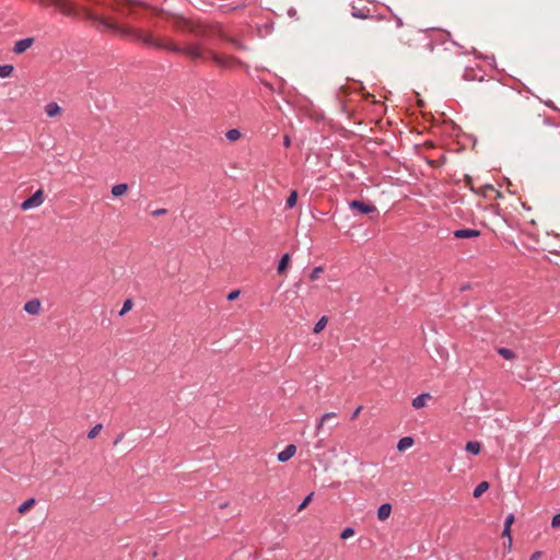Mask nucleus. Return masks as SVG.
<instances>
[{
    "label": "nucleus",
    "mask_w": 560,
    "mask_h": 560,
    "mask_svg": "<svg viewBox=\"0 0 560 560\" xmlns=\"http://www.w3.org/2000/svg\"><path fill=\"white\" fill-rule=\"evenodd\" d=\"M506 549L509 550V539H506V542L504 544Z\"/></svg>",
    "instance_id": "nucleus-47"
},
{
    "label": "nucleus",
    "mask_w": 560,
    "mask_h": 560,
    "mask_svg": "<svg viewBox=\"0 0 560 560\" xmlns=\"http://www.w3.org/2000/svg\"><path fill=\"white\" fill-rule=\"evenodd\" d=\"M240 293H241V291H240V290H233V291H231V292L228 294V296H226L228 301H234L235 299H237V298H238Z\"/></svg>",
    "instance_id": "nucleus-35"
},
{
    "label": "nucleus",
    "mask_w": 560,
    "mask_h": 560,
    "mask_svg": "<svg viewBox=\"0 0 560 560\" xmlns=\"http://www.w3.org/2000/svg\"><path fill=\"white\" fill-rule=\"evenodd\" d=\"M48 117H55L61 112V107L56 102H50L45 107Z\"/></svg>",
    "instance_id": "nucleus-14"
},
{
    "label": "nucleus",
    "mask_w": 560,
    "mask_h": 560,
    "mask_svg": "<svg viewBox=\"0 0 560 560\" xmlns=\"http://www.w3.org/2000/svg\"><path fill=\"white\" fill-rule=\"evenodd\" d=\"M124 435H125L124 433H119L114 441V445H117L119 442H121L124 439Z\"/></svg>",
    "instance_id": "nucleus-43"
},
{
    "label": "nucleus",
    "mask_w": 560,
    "mask_h": 560,
    "mask_svg": "<svg viewBox=\"0 0 560 560\" xmlns=\"http://www.w3.org/2000/svg\"><path fill=\"white\" fill-rule=\"evenodd\" d=\"M551 526L553 528L560 527V512L553 515L551 520Z\"/></svg>",
    "instance_id": "nucleus-33"
},
{
    "label": "nucleus",
    "mask_w": 560,
    "mask_h": 560,
    "mask_svg": "<svg viewBox=\"0 0 560 560\" xmlns=\"http://www.w3.org/2000/svg\"><path fill=\"white\" fill-rule=\"evenodd\" d=\"M498 353L505 360H513L515 358L514 351L509 348H499Z\"/></svg>",
    "instance_id": "nucleus-22"
},
{
    "label": "nucleus",
    "mask_w": 560,
    "mask_h": 560,
    "mask_svg": "<svg viewBox=\"0 0 560 560\" xmlns=\"http://www.w3.org/2000/svg\"><path fill=\"white\" fill-rule=\"evenodd\" d=\"M465 81H482L483 77L480 69L466 68L463 73Z\"/></svg>",
    "instance_id": "nucleus-10"
},
{
    "label": "nucleus",
    "mask_w": 560,
    "mask_h": 560,
    "mask_svg": "<svg viewBox=\"0 0 560 560\" xmlns=\"http://www.w3.org/2000/svg\"><path fill=\"white\" fill-rule=\"evenodd\" d=\"M54 7L67 16L74 18L78 15L77 7L69 0H57Z\"/></svg>",
    "instance_id": "nucleus-4"
},
{
    "label": "nucleus",
    "mask_w": 560,
    "mask_h": 560,
    "mask_svg": "<svg viewBox=\"0 0 560 560\" xmlns=\"http://www.w3.org/2000/svg\"><path fill=\"white\" fill-rule=\"evenodd\" d=\"M480 448H481V445L477 441H469L466 443V446H465V450L472 455L479 454Z\"/></svg>",
    "instance_id": "nucleus-18"
},
{
    "label": "nucleus",
    "mask_w": 560,
    "mask_h": 560,
    "mask_svg": "<svg viewBox=\"0 0 560 560\" xmlns=\"http://www.w3.org/2000/svg\"><path fill=\"white\" fill-rule=\"evenodd\" d=\"M392 510H393L392 504H389V503L381 504L377 509V518L380 521L387 520L392 513Z\"/></svg>",
    "instance_id": "nucleus-13"
},
{
    "label": "nucleus",
    "mask_w": 560,
    "mask_h": 560,
    "mask_svg": "<svg viewBox=\"0 0 560 560\" xmlns=\"http://www.w3.org/2000/svg\"><path fill=\"white\" fill-rule=\"evenodd\" d=\"M23 308L30 315H37L40 311V302L37 299L30 300L24 304Z\"/></svg>",
    "instance_id": "nucleus-12"
},
{
    "label": "nucleus",
    "mask_w": 560,
    "mask_h": 560,
    "mask_svg": "<svg viewBox=\"0 0 560 560\" xmlns=\"http://www.w3.org/2000/svg\"><path fill=\"white\" fill-rule=\"evenodd\" d=\"M289 261H290V255L288 253H285L284 255H282V257L278 264V268H277L278 273H282L285 271Z\"/></svg>",
    "instance_id": "nucleus-21"
},
{
    "label": "nucleus",
    "mask_w": 560,
    "mask_h": 560,
    "mask_svg": "<svg viewBox=\"0 0 560 560\" xmlns=\"http://www.w3.org/2000/svg\"><path fill=\"white\" fill-rule=\"evenodd\" d=\"M94 20L97 21L106 30L115 32L124 37H128L135 42L143 43L149 47L165 49L168 51V46H172L171 40L154 38L151 35L143 34L140 30L120 25L105 18H95Z\"/></svg>",
    "instance_id": "nucleus-1"
},
{
    "label": "nucleus",
    "mask_w": 560,
    "mask_h": 560,
    "mask_svg": "<svg viewBox=\"0 0 560 560\" xmlns=\"http://www.w3.org/2000/svg\"><path fill=\"white\" fill-rule=\"evenodd\" d=\"M502 537L509 539V551L512 549V535H511V528H508V526H504L502 532Z\"/></svg>",
    "instance_id": "nucleus-30"
},
{
    "label": "nucleus",
    "mask_w": 560,
    "mask_h": 560,
    "mask_svg": "<svg viewBox=\"0 0 560 560\" xmlns=\"http://www.w3.org/2000/svg\"><path fill=\"white\" fill-rule=\"evenodd\" d=\"M480 235V231L476 229H459L453 232L455 238H474Z\"/></svg>",
    "instance_id": "nucleus-7"
},
{
    "label": "nucleus",
    "mask_w": 560,
    "mask_h": 560,
    "mask_svg": "<svg viewBox=\"0 0 560 560\" xmlns=\"http://www.w3.org/2000/svg\"><path fill=\"white\" fill-rule=\"evenodd\" d=\"M515 521V517H514V514H509L506 517H505V521H504V526H508V528H511L512 524L514 523Z\"/></svg>",
    "instance_id": "nucleus-34"
},
{
    "label": "nucleus",
    "mask_w": 560,
    "mask_h": 560,
    "mask_svg": "<svg viewBox=\"0 0 560 560\" xmlns=\"http://www.w3.org/2000/svg\"><path fill=\"white\" fill-rule=\"evenodd\" d=\"M429 397H430V394H428V393L418 395L417 397H415L412 399V407L415 409H420V408L424 407L427 399Z\"/></svg>",
    "instance_id": "nucleus-15"
},
{
    "label": "nucleus",
    "mask_w": 560,
    "mask_h": 560,
    "mask_svg": "<svg viewBox=\"0 0 560 560\" xmlns=\"http://www.w3.org/2000/svg\"><path fill=\"white\" fill-rule=\"evenodd\" d=\"M290 144H291L290 137L289 136H284V138H283V145L288 148V147H290Z\"/></svg>",
    "instance_id": "nucleus-42"
},
{
    "label": "nucleus",
    "mask_w": 560,
    "mask_h": 560,
    "mask_svg": "<svg viewBox=\"0 0 560 560\" xmlns=\"http://www.w3.org/2000/svg\"><path fill=\"white\" fill-rule=\"evenodd\" d=\"M541 551H535L530 557L529 560H538L541 557Z\"/></svg>",
    "instance_id": "nucleus-40"
},
{
    "label": "nucleus",
    "mask_w": 560,
    "mask_h": 560,
    "mask_svg": "<svg viewBox=\"0 0 560 560\" xmlns=\"http://www.w3.org/2000/svg\"><path fill=\"white\" fill-rule=\"evenodd\" d=\"M166 212H167V210H166V209L161 208V209H156V210H154V211L152 212V215H153V217H159V215H163V214H165Z\"/></svg>",
    "instance_id": "nucleus-39"
},
{
    "label": "nucleus",
    "mask_w": 560,
    "mask_h": 560,
    "mask_svg": "<svg viewBox=\"0 0 560 560\" xmlns=\"http://www.w3.org/2000/svg\"><path fill=\"white\" fill-rule=\"evenodd\" d=\"M336 416H337L336 412H326L320 418H322V421H326L328 419L335 418Z\"/></svg>",
    "instance_id": "nucleus-38"
},
{
    "label": "nucleus",
    "mask_w": 560,
    "mask_h": 560,
    "mask_svg": "<svg viewBox=\"0 0 560 560\" xmlns=\"http://www.w3.org/2000/svg\"><path fill=\"white\" fill-rule=\"evenodd\" d=\"M313 492L310 493L307 497H305V499L301 502V504L298 506V512H301L303 511L312 501L313 499Z\"/></svg>",
    "instance_id": "nucleus-32"
},
{
    "label": "nucleus",
    "mask_w": 560,
    "mask_h": 560,
    "mask_svg": "<svg viewBox=\"0 0 560 560\" xmlns=\"http://www.w3.org/2000/svg\"><path fill=\"white\" fill-rule=\"evenodd\" d=\"M327 325V317L326 316H323L322 318H319V320L314 325L313 327V332L314 334H318Z\"/></svg>",
    "instance_id": "nucleus-25"
},
{
    "label": "nucleus",
    "mask_w": 560,
    "mask_h": 560,
    "mask_svg": "<svg viewBox=\"0 0 560 560\" xmlns=\"http://www.w3.org/2000/svg\"><path fill=\"white\" fill-rule=\"evenodd\" d=\"M132 305H133L132 301L130 299H127L122 304L119 315L120 316L125 315L127 312H129L132 308Z\"/></svg>",
    "instance_id": "nucleus-29"
},
{
    "label": "nucleus",
    "mask_w": 560,
    "mask_h": 560,
    "mask_svg": "<svg viewBox=\"0 0 560 560\" xmlns=\"http://www.w3.org/2000/svg\"><path fill=\"white\" fill-rule=\"evenodd\" d=\"M351 210H357L362 214H369L376 211V207L374 205L365 203L361 200H352L349 203Z\"/></svg>",
    "instance_id": "nucleus-6"
},
{
    "label": "nucleus",
    "mask_w": 560,
    "mask_h": 560,
    "mask_svg": "<svg viewBox=\"0 0 560 560\" xmlns=\"http://www.w3.org/2000/svg\"><path fill=\"white\" fill-rule=\"evenodd\" d=\"M208 57L221 68H230L234 65L235 60L231 57L219 55L212 50L208 51Z\"/></svg>",
    "instance_id": "nucleus-5"
},
{
    "label": "nucleus",
    "mask_w": 560,
    "mask_h": 560,
    "mask_svg": "<svg viewBox=\"0 0 560 560\" xmlns=\"http://www.w3.org/2000/svg\"><path fill=\"white\" fill-rule=\"evenodd\" d=\"M230 42L238 49H245V46L240 40L231 38Z\"/></svg>",
    "instance_id": "nucleus-37"
},
{
    "label": "nucleus",
    "mask_w": 560,
    "mask_h": 560,
    "mask_svg": "<svg viewBox=\"0 0 560 560\" xmlns=\"http://www.w3.org/2000/svg\"><path fill=\"white\" fill-rule=\"evenodd\" d=\"M296 453V446L294 444H288L283 451H281L280 453H278L277 455V459L280 462V463H285L288 462L290 458H292L294 456V454Z\"/></svg>",
    "instance_id": "nucleus-9"
},
{
    "label": "nucleus",
    "mask_w": 560,
    "mask_h": 560,
    "mask_svg": "<svg viewBox=\"0 0 560 560\" xmlns=\"http://www.w3.org/2000/svg\"><path fill=\"white\" fill-rule=\"evenodd\" d=\"M361 410H362V406H359V407H358V408L352 412V415H351V419H352V420H353V419H355V418L359 416V413H360V411H361Z\"/></svg>",
    "instance_id": "nucleus-41"
},
{
    "label": "nucleus",
    "mask_w": 560,
    "mask_h": 560,
    "mask_svg": "<svg viewBox=\"0 0 560 560\" xmlns=\"http://www.w3.org/2000/svg\"><path fill=\"white\" fill-rule=\"evenodd\" d=\"M226 505H228L226 503H222V504H220V508H221V509H223V508H225Z\"/></svg>",
    "instance_id": "nucleus-46"
},
{
    "label": "nucleus",
    "mask_w": 560,
    "mask_h": 560,
    "mask_svg": "<svg viewBox=\"0 0 560 560\" xmlns=\"http://www.w3.org/2000/svg\"><path fill=\"white\" fill-rule=\"evenodd\" d=\"M355 534V529L353 527H346L343 528V530L340 533V538L342 540H346L350 537H352L353 535Z\"/></svg>",
    "instance_id": "nucleus-27"
},
{
    "label": "nucleus",
    "mask_w": 560,
    "mask_h": 560,
    "mask_svg": "<svg viewBox=\"0 0 560 560\" xmlns=\"http://www.w3.org/2000/svg\"><path fill=\"white\" fill-rule=\"evenodd\" d=\"M324 422L325 421H322V418L317 421V423H316V431H319L323 428Z\"/></svg>",
    "instance_id": "nucleus-44"
},
{
    "label": "nucleus",
    "mask_w": 560,
    "mask_h": 560,
    "mask_svg": "<svg viewBox=\"0 0 560 560\" xmlns=\"http://www.w3.org/2000/svg\"><path fill=\"white\" fill-rule=\"evenodd\" d=\"M102 429H103V424L102 423H97L96 425H94L88 432V439H90V440L94 439L101 432Z\"/></svg>",
    "instance_id": "nucleus-28"
},
{
    "label": "nucleus",
    "mask_w": 560,
    "mask_h": 560,
    "mask_svg": "<svg viewBox=\"0 0 560 560\" xmlns=\"http://www.w3.org/2000/svg\"><path fill=\"white\" fill-rule=\"evenodd\" d=\"M296 200H298V192L295 190H292L287 199V207L288 208H293L295 205H296Z\"/></svg>",
    "instance_id": "nucleus-26"
},
{
    "label": "nucleus",
    "mask_w": 560,
    "mask_h": 560,
    "mask_svg": "<svg viewBox=\"0 0 560 560\" xmlns=\"http://www.w3.org/2000/svg\"><path fill=\"white\" fill-rule=\"evenodd\" d=\"M395 21H396V25H397V27H401V26H402V21H401V19H400V18L396 16V18H395Z\"/></svg>",
    "instance_id": "nucleus-45"
},
{
    "label": "nucleus",
    "mask_w": 560,
    "mask_h": 560,
    "mask_svg": "<svg viewBox=\"0 0 560 560\" xmlns=\"http://www.w3.org/2000/svg\"><path fill=\"white\" fill-rule=\"evenodd\" d=\"M34 43L33 37H25L14 44L13 51L18 55L26 51Z\"/></svg>",
    "instance_id": "nucleus-8"
},
{
    "label": "nucleus",
    "mask_w": 560,
    "mask_h": 560,
    "mask_svg": "<svg viewBox=\"0 0 560 560\" xmlns=\"http://www.w3.org/2000/svg\"><path fill=\"white\" fill-rule=\"evenodd\" d=\"M14 68L12 65L0 66V78H8L12 74Z\"/></svg>",
    "instance_id": "nucleus-24"
},
{
    "label": "nucleus",
    "mask_w": 560,
    "mask_h": 560,
    "mask_svg": "<svg viewBox=\"0 0 560 560\" xmlns=\"http://www.w3.org/2000/svg\"><path fill=\"white\" fill-rule=\"evenodd\" d=\"M36 503V500L34 498H30L28 500H26L25 502H23L22 504L19 505L18 508V512L20 514H24L26 513L32 506H34Z\"/></svg>",
    "instance_id": "nucleus-19"
},
{
    "label": "nucleus",
    "mask_w": 560,
    "mask_h": 560,
    "mask_svg": "<svg viewBox=\"0 0 560 560\" xmlns=\"http://www.w3.org/2000/svg\"><path fill=\"white\" fill-rule=\"evenodd\" d=\"M413 439L411 436H404L397 443L398 451H405L413 445Z\"/></svg>",
    "instance_id": "nucleus-16"
},
{
    "label": "nucleus",
    "mask_w": 560,
    "mask_h": 560,
    "mask_svg": "<svg viewBox=\"0 0 560 560\" xmlns=\"http://www.w3.org/2000/svg\"><path fill=\"white\" fill-rule=\"evenodd\" d=\"M323 271H324V268L322 266L315 267L312 270V272L310 273V280L315 281Z\"/></svg>",
    "instance_id": "nucleus-31"
},
{
    "label": "nucleus",
    "mask_w": 560,
    "mask_h": 560,
    "mask_svg": "<svg viewBox=\"0 0 560 560\" xmlns=\"http://www.w3.org/2000/svg\"><path fill=\"white\" fill-rule=\"evenodd\" d=\"M225 137L229 141L231 142H234L236 140H238L241 137H242V133L238 129H230L226 133H225Z\"/></svg>",
    "instance_id": "nucleus-23"
},
{
    "label": "nucleus",
    "mask_w": 560,
    "mask_h": 560,
    "mask_svg": "<svg viewBox=\"0 0 560 560\" xmlns=\"http://www.w3.org/2000/svg\"><path fill=\"white\" fill-rule=\"evenodd\" d=\"M128 190V185L127 184H117V185H114L112 187V195L114 197H120L122 195H125Z\"/></svg>",
    "instance_id": "nucleus-17"
},
{
    "label": "nucleus",
    "mask_w": 560,
    "mask_h": 560,
    "mask_svg": "<svg viewBox=\"0 0 560 560\" xmlns=\"http://www.w3.org/2000/svg\"><path fill=\"white\" fill-rule=\"evenodd\" d=\"M351 15L355 19H361V20H366V19H371L372 15L370 13V9L363 7V8H358L355 5H351Z\"/></svg>",
    "instance_id": "nucleus-11"
},
{
    "label": "nucleus",
    "mask_w": 560,
    "mask_h": 560,
    "mask_svg": "<svg viewBox=\"0 0 560 560\" xmlns=\"http://www.w3.org/2000/svg\"><path fill=\"white\" fill-rule=\"evenodd\" d=\"M44 191L43 189L36 190L30 198L25 199L21 203V209L26 211L30 209L37 208L43 205L44 202Z\"/></svg>",
    "instance_id": "nucleus-3"
},
{
    "label": "nucleus",
    "mask_w": 560,
    "mask_h": 560,
    "mask_svg": "<svg viewBox=\"0 0 560 560\" xmlns=\"http://www.w3.org/2000/svg\"><path fill=\"white\" fill-rule=\"evenodd\" d=\"M236 9H237V7H231L230 4H224V5L220 7V10L222 12H231V11H234Z\"/></svg>",
    "instance_id": "nucleus-36"
},
{
    "label": "nucleus",
    "mask_w": 560,
    "mask_h": 560,
    "mask_svg": "<svg viewBox=\"0 0 560 560\" xmlns=\"http://www.w3.org/2000/svg\"><path fill=\"white\" fill-rule=\"evenodd\" d=\"M168 51L175 54H183L191 60H205L207 58L205 52L201 50L199 44H192L185 47H180L172 42V46H168Z\"/></svg>",
    "instance_id": "nucleus-2"
},
{
    "label": "nucleus",
    "mask_w": 560,
    "mask_h": 560,
    "mask_svg": "<svg viewBox=\"0 0 560 560\" xmlns=\"http://www.w3.org/2000/svg\"><path fill=\"white\" fill-rule=\"evenodd\" d=\"M489 482L488 481H481L472 492L474 498H479L482 493H485L489 489Z\"/></svg>",
    "instance_id": "nucleus-20"
}]
</instances>
